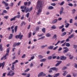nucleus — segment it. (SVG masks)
I'll return each mask as SVG.
<instances>
[{
	"instance_id": "f257e3e1",
	"label": "nucleus",
	"mask_w": 77,
	"mask_h": 77,
	"mask_svg": "<svg viewBox=\"0 0 77 77\" xmlns=\"http://www.w3.org/2000/svg\"><path fill=\"white\" fill-rule=\"evenodd\" d=\"M37 8H39V9L38 11V12L37 14V15H38L41 13V11H42V5L40 1H39L38 2Z\"/></svg>"
},
{
	"instance_id": "f03ea898",
	"label": "nucleus",
	"mask_w": 77,
	"mask_h": 77,
	"mask_svg": "<svg viewBox=\"0 0 77 77\" xmlns=\"http://www.w3.org/2000/svg\"><path fill=\"white\" fill-rule=\"evenodd\" d=\"M9 49H10V48H9L7 49L6 51V53L5 55L1 59V60H2L3 59V58H4L5 60L6 59V56H8L9 55Z\"/></svg>"
},
{
	"instance_id": "7ed1b4c3",
	"label": "nucleus",
	"mask_w": 77,
	"mask_h": 77,
	"mask_svg": "<svg viewBox=\"0 0 77 77\" xmlns=\"http://www.w3.org/2000/svg\"><path fill=\"white\" fill-rule=\"evenodd\" d=\"M15 74V72H14L12 70H11L7 74V75H10V76H13Z\"/></svg>"
},
{
	"instance_id": "20e7f679",
	"label": "nucleus",
	"mask_w": 77,
	"mask_h": 77,
	"mask_svg": "<svg viewBox=\"0 0 77 77\" xmlns=\"http://www.w3.org/2000/svg\"><path fill=\"white\" fill-rule=\"evenodd\" d=\"M18 61L17 60H16L15 61L12 63V66L11 67V69L13 70V71H14V69H15V67H14V64L16 63H17Z\"/></svg>"
},
{
	"instance_id": "39448f33",
	"label": "nucleus",
	"mask_w": 77,
	"mask_h": 77,
	"mask_svg": "<svg viewBox=\"0 0 77 77\" xmlns=\"http://www.w3.org/2000/svg\"><path fill=\"white\" fill-rule=\"evenodd\" d=\"M45 75H46L43 72H41L38 74V77H43L44 76H45Z\"/></svg>"
},
{
	"instance_id": "423d86ee",
	"label": "nucleus",
	"mask_w": 77,
	"mask_h": 77,
	"mask_svg": "<svg viewBox=\"0 0 77 77\" xmlns=\"http://www.w3.org/2000/svg\"><path fill=\"white\" fill-rule=\"evenodd\" d=\"M63 49L64 50L63 51V53H67L69 51V49H68L67 47H63Z\"/></svg>"
},
{
	"instance_id": "0eeeda50",
	"label": "nucleus",
	"mask_w": 77,
	"mask_h": 77,
	"mask_svg": "<svg viewBox=\"0 0 77 77\" xmlns=\"http://www.w3.org/2000/svg\"><path fill=\"white\" fill-rule=\"evenodd\" d=\"M21 44V43L18 42V43H14L13 45V47H16V46H19Z\"/></svg>"
},
{
	"instance_id": "6e6552de",
	"label": "nucleus",
	"mask_w": 77,
	"mask_h": 77,
	"mask_svg": "<svg viewBox=\"0 0 77 77\" xmlns=\"http://www.w3.org/2000/svg\"><path fill=\"white\" fill-rule=\"evenodd\" d=\"M61 60H65L66 59V57L64 56H61L60 57Z\"/></svg>"
},
{
	"instance_id": "1a4fd4ad",
	"label": "nucleus",
	"mask_w": 77,
	"mask_h": 77,
	"mask_svg": "<svg viewBox=\"0 0 77 77\" xmlns=\"http://www.w3.org/2000/svg\"><path fill=\"white\" fill-rule=\"evenodd\" d=\"M4 66H5V62L4 61L3 63H0V67H2V69H3Z\"/></svg>"
},
{
	"instance_id": "9d476101",
	"label": "nucleus",
	"mask_w": 77,
	"mask_h": 77,
	"mask_svg": "<svg viewBox=\"0 0 77 77\" xmlns=\"http://www.w3.org/2000/svg\"><path fill=\"white\" fill-rule=\"evenodd\" d=\"M32 7H31L29 9V8H27L26 9L25 12L26 13H27L28 11H32Z\"/></svg>"
},
{
	"instance_id": "9b49d317",
	"label": "nucleus",
	"mask_w": 77,
	"mask_h": 77,
	"mask_svg": "<svg viewBox=\"0 0 77 77\" xmlns=\"http://www.w3.org/2000/svg\"><path fill=\"white\" fill-rule=\"evenodd\" d=\"M57 62H58L55 65V66H59L61 63H62V61H57Z\"/></svg>"
},
{
	"instance_id": "f8f14e48",
	"label": "nucleus",
	"mask_w": 77,
	"mask_h": 77,
	"mask_svg": "<svg viewBox=\"0 0 77 77\" xmlns=\"http://www.w3.org/2000/svg\"><path fill=\"white\" fill-rule=\"evenodd\" d=\"M54 48V46H51L48 48V50H52Z\"/></svg>"
},
{
	"instance_id": "ddd939ff",
	"label": "nucleus",
	"mask_w": 77,
	"mask_h": 77,
	"mask_svg": "<svg viewBox=\"0 0 77 77\" xmlns=\"http://www.w3.org/2000/svg\"><path fill=\"white\" fill-rule=\"evenodd\" d=\"M46 58H43L42 59L40 60V62H45V60H46Z\"/></svg>"
},
{
	"instance_id": "4468645a",
	"label": "nucleus",
	"mask_w": 77,
	"mask_h": 77,
	"mask_svg": "<svg viewBox=\"0 0 77 77\" xmlns=\"http://www.w3.org/2000/svg\"><path fill=\"white\" fill-rule=\"evenodd\" d=\"M72 74L74 77H75L77 76V74L75 72H72Z\"/></svg>"
},
{
	"instance_id": "2eb2a0df",
	"label": "nucleus",
	"mask_w": 77,
	"mask_h": 77,
	"mask_svg": "<svg viewBox=\"0 0 77 77\" xmlns=\"http://www.w3.org/2000/svg\"><path fill=\"white\" fill-rule=\"evenodd\" d=\"M74 36H75L74 34H71L70 36L69 37V38H70V39H71V38H72L74 37Z\"/></svg>"
},
{
	"instance_id": "dca6fc26",
	"label": "nucleus",
	"mask_w": 77,
	"mask_h": 77,
	"mask_svg": "<svg viewBox=\"0 0 77 77\" xmlns=\"http://www.w3.org/2000/svg\"><path fill=\"white\" fill-rule=\"evenodd\" d=\"M38 59H42V58H43V56L41 55H38Z\"/></svg>"
},
{
	"instance_id": "f3484780",
	"label": "nucleus",
	"mask_w": 77,
	"mask_h": 77,
	"mask_svg": "<svg viewBox=\"0 0 77 77\" xmlns=\"http://www.w3.org/2000/svg\"><path fill=\"white\" fill-rule=\"evenodd\" d=\"M57 21V19H54L53 20V21L52 22V24H55L56 22Z\"/></svg>"
},
{
	"instance_id": "a211bd4d",
	"label": "nucleus",
	"mask_w": 77,
	"mask_h": 77,
	"mask_svg": "<svg viewBox=\"0 0 77 77\" xmlns=\"http://www.w3.org/2000/svg\"><path fill=\"white\" fill-rule=\"evenodd\" d=\"M64 73L63 74V76H65L66 75V74H68V72L66 71H63Z\"/></svg>"
},
{
	"instance_id": "6ab92c4d",
	"label": "nucleus",
	"mask_w": 77,
	"mask_h": 77,
	"mask_svg": "<svg viewBox=\"0 0 77 77\" xmlns=\"http://www.w3.org/2000/svg\"><path fill=\"white\" fill-rule=\"evenodd\" d=\"M19 38L20 39H21L23 37V35H21V34L19 35Z\"/></svg>"
},
{
	"instance_id": "aec40b11",
	"label": "nucleus",
	"mask_w": 77,
	"mask_h": 77,
	"mask_svg": "<svg viewBox=\"0 0 77 77\" xmlns=\"http://www.w3.org/2000/svg\"><path fill=\"white\" fill-rule=\"evenodd\" d=\"M16 18V17H15V16H14V17L11 19L10 21H12L15 20Z\"/></svg>"
},
{
	"instance_id": "412c9836",
	"label": "nucleus",
	"mask_w": 77,
	"mask_h": 77,
	"mask_svg": "<svg viewBox=\"0 0 77 77\" xmlns=\"http://www.w3.org/2000/svg\"><path fill=\"white\" fill-rule=\"evenodd\" d=\"M48 45H42L41 46V48L43 49V48H45V47H47V46H48Z\"/></svg>"
},
{
	"instance_id": "4be33fe9",
	"label": "nucleus",
	"mask_w": 77,
	"mask_h": 77,
	"mask_svg": "<svg viewBox=\"0 0 77 77\" xmlns=\"http://www.w3.org/2000/svg\"><path fill=\"white\" fill-rule=\"evenodd\" d=\"M46 36L47 37H50L51 36V34L50 33H47L46 34Z\"/></svg>"
},
{
	"instance_id": "5701e85b",
	"label": "nucleus",
	"mask_w": 77,
	"mask_h": 77,
	"mask_svg": "<svg viewBox=\"0 0 77 77\" xmlns=\"http://www.w3.org/2000/svg\"><path fill=\"white\" fill-rule=\"evenodd\" d=\"M32 35V33L31 32H29L28 33V38H30L31 37Z\"/></svg>"
},
{
	"instance_id": "b1692460",
	"label": "nucleus",
	"mask_w": 77,
	"mask_h": 77,
	"mask_svg": "<svg viewBox=\"0 0 77 77\" xmlns=\"http://www.w3.org/2000/svg\"><path fill=\"white\" fill-rule=\"evenodd\" d=\"M52 69V70L53 71H55V70H57V69L56 68V67H53L51 68Z\"/></svg>"
},
{
	"instance_id": "393cba45",
	"label": "nucleus",
	"mask_w": 77,
	"mask_h": 77,
	"mask_svg": "<svg viewBox=\"0 0 77 77\" xmlns=\"http://www.w3.org/2000/svg\"><path fill=\"white\" fill-rule=\"evenodd\" d=\"M12 37H13V35L12 34H10V36L9 37V39H11Z\"/></svg>"
},
{
	"instance_id": "a878e982",
	"label": "nucleus",
	"mask_w": 77,
	"mask_h": 77,
	"mask_svg": "<svg viewBox=\"0 0 77 77\" xmlns=\"http://www.w3.org/2000/svg\"><path fill=\"white\" fill-rule=\"evenodd\" d=\"M66 34V32H64L61 35V36H65V35Z\"/></svg>"
},
{
	"instance_id": "bb28decb",
	"label": "nucleus",
	"mask_w": 77,
	"mask_h": 77,
	"mask_svg": "<svg viewBox=\"0 0 77 77\" xmlns=\"http://www.w3.org/2000/svg\"><path fill=\"white\" fill-rule=\"evenodd\" d=\"M0 51H2V50H3V48H2V44H0Z\"/></svg>"
},
{
	"instance_id": "cd10ccee",
	"label": "nucleus",
	"mask_w": 77,
	"mask_h": 77,
	"mask_svg": "<svg viewBox=\"0 0 77 77\" xmlns=\"http://www.w3.org/2000/svg\"><path fill=\"white\" fill-rule=\"evenodd\" d=\"M69 24L68 23H67L65 24V27H66V28H68V27H69Z\"/></svg>"
},
{
	"instance_id": "c85d7f7f",
	"label": "nucleus",
	"mask_w": 77,
	"mask_h": 77,
	"mask_svg": "<svg viewBox=\"0 0 77 77\" xmlns=\"http://www.w3.org/2000/svg\"><path fill=\"white\" fill-rule=\"evenodd\" d=\"M48 9H54V7L53 6H51L48 8Z\"/></svg>"
},
{
	"instance_id": "c756f323",
	"label": "nucleus",
	"mask_w": 77,
	"mask_h": 77,
	"mask_svg": "<svg viewBox=\"0 0 77 77\" xmlns=\"http://www.w3.org/2000/svg\"><path fill=\"white\" fill-rule=\"evenodd\" d=\"M17 27H18V26H16L15 27L14 31H15V32H17Z\"/></svg>"
},
{
	"instance_id": "7c9ffc66",
	"label": "nucleus",
	"mask_w": 77,
	"mask_h": 77,
	"mask_svg": "<svg viewBox=\"0 0 77 77\" xmlns=\"http://www.w3.org/2000/svg\"><path fill=\"white\" fill-rule=\"evenodd\" d=\"M24 8L25 9H26V6H22L20 7V8L21 9H23Z\"/></svg>"
},
{
	"instance_id": "2f4dec72",
	"label": "nucleus",
	"mask_w": 77,
	"mask_h": 77,
	"mask_svg": "<svg viewBox=\"0 0 77 77\" xmlns=\"http://www.w3.org/2000/svg\"><path fill=\"white\" fill-rule=\"evenodd\" d=\"M66 47H69L70 46V44L68 43H67L66 44Z\"/></svg>"
},
{
	"instance_id": "473e14b6",
	"label": "nucleus",
	"mask_w": 77,
	"mask_h": 77,
	"mask_svg": "<svg viewBox=\"0 0 77 77\" xmlns=\"http://www.w3.org/2000/svg\"><path fill=\"white\" fill-rule=\"evenodd\" d=\"M22 75H23L24 76H26L27 75V73L23 72L21 74Z\"/></svg>"
},
{
	"instance_id": "72a5a7b5",
	"label": "nucleus",
	"mask_w": 77,
	"mask_h": 77,
	"mask_svg": "<svg viewBox=\"0 0 77 77\" xmlns=\"http://www.w3.org/2000/svg\"><path fill=\"white\" fill-rule=\"evenodd\" d=\"M42 30L43 33H45V28H43L42 29Z\"/></svg>"
},
{
	"instance_id": "f704fd0d",
	"label": "nucleus",
	"mask_w": 77,
	"mask_h": 77,
	"mask_svg": "<svg viewBox=\"0 0 77 77\" xmlns=\"http://www.w3.org/2000/svg\"><path fill=\"white\" fill-rule=\"evenodd\" d=\"M51 28L52 29H56V26L54 25L52 26Z\"/></svg>"
},
{
	"instance_id": "c9c22d12",
	"label": "nucleus",
	"mask_w": 77,
	"mask_h": 77,
	"mask_svg": "<svg viewBox=\"0 0 77 77\" xmlns=\"http://www.w3.org/2000/svg\"><path fill=\"white\" fill-rule=\"evenodd\" d=\"M65 3V2L64 1H63L60 4V6H62L63 5V4Z\"/></svg>"
},
{
	"instance_id": "e433bc0d",
	"label": "nucleus",
	"mask_w": 77,
	"mask_h": 77,
	"mask_svg": "<svg viewBox=\"0 0 77 77\" xmlns=\"http://www.w3.org/2000/svg\"><path fill=\"white\" fill-rule=\"evenodd\" d=\"M33 66V64L32 63H31V64L29 65L30 68H32Z\"/></svg>"
},
{
	"instance_id": "4c0bfd02",
	"label": "nucleus",
	"mask_w": 77,
	"mask_h": 77,
	"mask_svg": "<svg viewBox=\"0 0 77 77\" xmlns=\"http://www.w3.org/2000/svg\"><path fill=\"white\" fill-rule=\"evenodd\" d=\"M68 5L69 6H71V7H72V6H73V4H72L71 3L69 4H68Z\"/></svg>"
},
{
	"instance_id": "58836bf2",
	"label": "nucleus",
	"mask_w": 77,
	"mask_h": 77,
	"mask_svg": "<svg viewBox=\"0 0 77 77\" xmlns=\"http://www.w3.org/2000/svg\"><path fill=\"white\" fill-rule=\"evenodd\" d=\"M29 70H30V69L29 68H28L26 70H25L24 72H28Z\"/></svg>"
},
{
	"instance_id": "ea45409f",
	"label": "nucleus",
	"mask_w": 77,
	"mask_h": 77,
	"mask_svg": "<svg viewBox=\"0 0 77 77\" xmlns=\"http://www.w3.org/2000/svg\"><path fill=\"white\" fill-rule=\"evenodd\" d=\"M20 17H21V16L20 14L18 15L17 16H15V17H16V18H19Z\"/></svg>"
},
{
	"instance_id": "a19ab883",
	"label": "nucleus",
	"mask_w": 77,
	"mask_h": 77,
	"mask_svg": "<svg viewBox=\"0 0 77 77\" xmlns=\"http://www.w3.org/2000/svg\"><path fill=\"white\" fill-rule=\"evenodd\" d=\"M63 27H64V25H63L59 27V29H62V28H63Z\"/></svg>"
},
{
	"instance_id": "79ce46f5",
	"label": "nucleus",
	"mask_w": 77,
	"mask_h": 77,
	"mask_svg": "<svg viewBox=\"0 0 77 77\" xmlns=\"http://www.w3.org/2000/svg\"><path fill=\"white\" fill-rule=\"evenodd\" d=\"M10 6H11V7H13V6H14V3H13V2L11 3L10 5Z\"/></svg>"
},
{
	"instance_id": "37998d69",
	"label": "nucleus",
	"mask_w": 77,
	"mask_h": 77,
	"mask_svg": "<svg viewBox=\"0 0 77 77\" xmlns=\"http://www.w3.org/2000/svg\"><path fill=\"white\" fill-rule=\"evenodd\" d=\"M51 6H55L56 5V4L55 3H52V4H51Z\"/></svg>"
},
{
	"instance_id": "c03bdc74",
	"label": "nucleus",
	"mask_w": 77,
	"mask_h": 77,
	"mask_svg": "<svg viewBox=\"0 0 77 77\" xmlns=\"http://www.w3.org/2000/svg\"><path fill=\"white\" fill-rule=\"evenodd\" d=\"M60 11L63 12V8L61 7V9L60 10Z\"/></svg>"
},
{
	"instance_id": "a18cd8bd",
	"label": "nucleus",
	"mask_w": 77,
	"mask_h": 77,
	"mask_svg": "<svg viewBox=\"0 0 77 77\" xmlns=\"http://www.w3.org/2000/svg\"><path fill=\"white\" fill-rule=\"evenodd\" d=\"M57 37V35H56L55 34L54 35L53 37V38L54 39H55Z\"/></svg>"
},
{
	"instance_id": "49530a36",
	"label": "nucleus",
	"mask_w": 77,
	"mask_h": 77,
	"mask_svg": "<svg viewBox=\"0 0 77 77\" xmlns=\"http://www.w3.org/2000/svg\"><path fill=\"white\" fill-rule=\"evenodd\" d=\"M26 56V54H23V55L22 56V58L24 59Z\"/></svg>"
},
{
	"instance_id": "de8ad7c7",
	"label": "nucleus",
	"mask_w": 77,
	"mask_h": 77,
	"mask_svg": "<svg viewBox=\"0 0 77 77\" xmlns=\"http://www.w3.org/2000/svg\"><path fill=\"white\" fill-rule=\"evenodd\" d=\"M23 24H25V23H24V22L23 21L21 23V26H23Z\"/></svg>"
},
{
	"instance_id": "09e8293b",
	"label": "nucleus",
	"mask_w": 77,
	"mask_h": 77,
	"mask_svg": "<svg viewBox=\"0 0 77 77\" xmlns=\"http://www.w3.org/2000/svg\"><path fill=\"white\" fill-rule=\"evenodd\" d=\"M58 46H57L56 47H54L53 49V50H56V49H57V48H58Z\"/></svg>"
},
{
	"instance_id": "8fccbe9b",
	"label": "nucleus",
	"mask_w": 77,
	"mask_h": 77,
	"mask_svg": "<svg viewBox=\"0 0 77 77\" xmlns=\"http://www.w3.org/2000/svg\"><path fill=\"white\" fill-rule=\"evenodd\" d=\"M72 14H74V13H75V10L73 9L72 10Z\"/></svg>"
},
{
	"instance_id": "3c124183",
	"label": "nucleus",
	"mask_w": 77,
	"mask_h": 77,
	"mask_svg": "<svg viewBox=\"0 0 77 77\" xmlns=\"http://www.w3.org/2000/svg\"><path fill=\"white\" fill-rule=\"evenodd\" d=\"M72 31H73V29H72L70 30V32L69 33V35H70V34H71V33H72Z\"/></svg>"
},
{
	"instance_id": "603ef678",
	"label": "nucleus",
	"mask_w": 77,
	"mask_h": 77,
	"mask_svg": "<svg viewBox=\"0 0 77 77\" xmlns=\"http://www.w3.org/2000/svg\"><path fill=\"white\" fill-rule=\"evenodd\" d=\"M73 20H72V19H71L69 21V23H72V21H73Z\"/></svg>"
},
{
	"instance_id": "864d4df0",
	"label": "nucleus",
	"mask_w": 77,
	"mask_h": 77,
	"mask_svg": "<svg viewBox=\"0 0 77 77\" xmlns=\"http://www.w3.org/2000/svg\"><path fill=\"white\" fill-rule=\"evenodd\" d=\"M73 57H74V56H72L71 57H70L69 58V59H70V60H72V59H73Z\"/></svg>"
},
{
	"instance_id": "5fc2aeb1",
	"label": "nucleus",
	"mask_w": 77,
	"mask_h": 77,
	"mask_svg": "<svg viewBox=\"0 0 77 77\" xmlns=\"http://www.w3.org/2000/svg\"><path fill=\"white\" fill-rule=\"evenodd\" d=\"M52 69H51V68L50 69V70L49 71V72L50 73V72H52Z\"/></svg>"
},
{
	"instance_id": "6e6d98bb",
	"label": "nucleus",
	"mask_w": 77,
	"mask_h": 77,
	"mask_svg": "<svg viewBox=\"0 0 77 77\" xmlns=\"http://www.w3.org/2000/svg\"><path fill=\"white\" fill-rule=\"evenodd\" d=\"M48 59L49 60H50V59H51V56H49L48 58Z\"/></svg>"
},
{
	"instance_id": "4d7b16f0",
	"label": "nucleus",
	"mask_w": 77,
	"mask_h": 77,
	"mask_svg": "<svg viewBox=\"0 0 77 77\" xmlns=\"http://www.w3.org/2000/svg\"><path fill=\"white\" fill-rule=\"evenodd\" d=\"M73 46H74V48H77V45H73Z\"/></svg>"
},
{
	"instance_id": "13d9d810",
	"label": "nucleus",
	"mask_w": 77,
	"mask_h": 77,
	"mask_svg": "<svg viewBox=\"0 0 77 77\" xmlns=\"http://www.w3.org/2000/svg\"><path fill=\"white\" fill-rule=\"evenodd\" d=\"M5 6H6V7L7 6H8L9 4H8V3H5Z\"/></svg>"
},
{
	"instance_id": "bf43d9fd",
	"label": "nucleus",
	"mask_w": 77,
	"mask_h": 77,
	"mask_svg": "<svg viewBox=\"0 0 77 77\" xmlns=\"http://www.w3.org/2000/svg\"><path fill=\"white\" fill-rule=\"evenodd\" d=\"M39 26H37L36 27V30L37 31H38V30H39Z\"/></svg>"
},
{
	"instance_id": "052dcab7",
	"label": "nucleus",
	"mask_w": 77,
	"mask_h": 77,
	"mask_svg": "<svg viewBox=\"0 0 77 77\" xmlns=\"http://www.w3.org/2000/svg\"><path fill=\"white\" fill-rule=\"evenodd\" d=\"M59 74H60L59 73H58L56 74H55V76L57 77L58 76H59Z\"/></svg>"
},
{
	"instance_id": "680f3d73",
	"label": "nucleus",
	"mask_w": 77,
	"mask_h": 77,
	"mask_svg": "<svg viewBox=\"0 0 77 77\" xmlns=\"http://www.w3.org/2000/svg\"><path fill=\"white\" fill-rule=\"evenodd\" d=\"M74 65V67L77 68V64L75 63Z\"/></svg>"
},
{
	"instance_id": "e2e57ef3",
	"label": "nucleus",
	"mask_w": 77,
	"mask_h": 77,
	"mask_svg": "<svg viewBox=\"0 0 77 77\" xmlns=\"http://www.w3.org/2000/svg\"><path fill=\"white\" fill-rule=\"evenodd\" d=\"M34 58H35V56H32L31 57V60H33Z\"/></svg>"
},
{
	"instance_id": "0e129e2a",
	"label": "nucleus",
	"mask_w": 77,
	"mask_h": 77,
	"mask_svg": "<svg viewBox=\"0 0 77 77\" xmlns=\"http://www.w3.org/2000/svg\"><path fill=\"white\" fill-rule=\"evenodd\" d=\"M66 77H71V75L70 74L67 75H66Z\"/></svg>"
},
{
	"instance_id": "69168bd1",
	"label": "nucleus",
	"mask_w": 77,
	"mask_h": 77,
	"mask_svg": "<svg viewBox=\"0 0 77 77\" xmlns=\"http://www.w3.org/2000/svg\"><path fill=\"white\" fill-rule=\"evenodd\" d=\"M65 41V40H62L61 41H60V44H62L63 43V42Z\"/></svg>"
},
{
	"instance_id": "338daca9",
	"label": "nucleus",
	"mask_w": 77,
	"mask_h": 77,
	"mask_svg": "<svg viewBox=\"0 0 77 77\" xmlns=\"http://www.w3.org/2000/svg\"><path fill=\"white\" fill-rule=\"evenodd\" d=\"M67 68V67H66L64 66L63 67V69L64 70H65Z\"/></svg>"
},
{
	"instance_id": "774afa93",
	"label": "nucleus",
	"mask_w": 77,
	"mask_h": 77,
	"mask_svg": "<svg viewBox=\"0 0 77 77\" xmlns=\"http://www.w3.org/2000/svg\"><path fill=\"white\" fill-rule=\"evenodd\" d=\"M26 77H30V73L27 74Z\"/></svg>"
}]
</instances>
